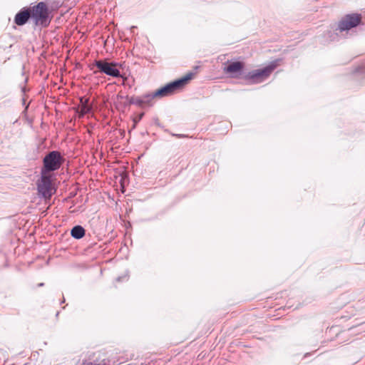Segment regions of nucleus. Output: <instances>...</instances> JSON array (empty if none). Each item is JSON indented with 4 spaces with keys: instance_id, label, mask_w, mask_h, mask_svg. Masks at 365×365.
I'll return each instance as SVG.
<instances>
[{
    "instance_id": "obj_1",
    "label": "nucleus",
    "mask_w": 365,
    "mask_h": 365,
    "mask_svg": "<svg viewBox=\"0 0 365 365\" xmlns=\"http://www.w3.org/2000/svg\"><path fill=\"white\" fill-rule=\"evenodd\" d=\"M193 77L192 73H187L184 77L176 80L173 82H171L166 86H163V88L157 90L156 91L153 92V96L156 97H164L169 95L173 94L175 91L177 90L180 89L182 88L185 85H186L189 81H190Z\"/></svg>"
},
{
    "instance_id": "obj_2",
    "label": "nucleus",
    "mask_w": 365,
    "mask_h": 365,
    "mask_svg": "<svg viewBox=\"0 0 365 365\" xmlns=\"http://www.w3.org/2000/svg\"><path fill=\"white\" fill-rule=\"evenodd\" d=\"M30 9L36 25L46 27L50 24L49 11L45 2L41 1Z\"/></svg>"
},
{
    "instance_id": "obj_3",
    "label": "nucleus",
    "mask_w": 365,
    "mask_h": 365,
    "mask_svg": "<svg viewBox=\"0 0 365 365\" xmlns=\"http://www.w3.org/2000/svg\"><path fill=\"white\" fill-rule=\"evenodd\" d=\"M94 66L98 68V71L93 72L94 73L99 72L115 78L121 76L118 69V67H120L121 64L119 63L108 61L106 60H98L95 61Z\"/></svg>"
},
{
    "instance_id": "obj_4",
    "label": "nucleus",
    "mask_w": 365,
    "mask_h": 365,
    "mask_svg": "<svg viewBox=\"0 0 365 365\" xmlns=\"http://www.w3.org/2000/svg\"><path fill=\"white\" fill-rule=\"evenodd\" d=\"M63 161V158L58 151H51L43 158V168L42 172L47 173L48 172L58 170Z\"/></svg>"
},
{
    "instance_id": "obj_5",
    "label": "nucleus",
    "mask_w": 365,
    "mask_h": 365,
    "mask_svg": "<svg viewBox=\"0 0 365 365\" xmlns=\"http://www.w3.org/2000/svg\"><path fill=\"white\" fill-rule=\"evenodd\" d=\"M277 67V63H272L262 69H257L250 72L246 76V79L252 83H258L264 81Z\"/></svg>"
},
{
    "instance_id": "obj_6",
    "label": "nucleus",
    "mask_w": 365,
    "mask_h": 365,
    "mask_svg": "<svg viewBox=\"0 0 365 365\" xmlns=\"http://www.w3.org/2000/svg\"><path fill=\"white\" fill-rule=\"evenodd\" d=\"M38 194L45 199H49L53 194L51 176L41 172V180L37 183Z\"/></svg>"
},
{
    "instance_id": "obj_7",
    "label": "nucleus",
    "mask_w": 365,
    "mask_h": 365,
    "mask_svg": "<svg viewBox=\"0 0 365 365\" xmlns=\"http://www.w3.org/2000/svg\"><path fill=\"white\" fill-rule=\"evenodd\" d=\"M361 14H347L344 18H342V19L339 21L338 25V29L340 31H348L358 26L361 23Z\"/></svg>"
},
{
    "instance_id": "obj_8",
    "label": "nucleus",
    "mask_w": 365,
    "mask_h": 365,
    "mask_svg": "<svg viewBox=\"0 0 365 365\" xmlns=\"http://www.w3.org/2000/svg\"><path fill=\"white\" fill-rule=\"evenodd\" d=\"M30 18H31V9L24 8L16 14L14 22L19 26H23L28 21Z\"/></svg>"
},
{
    "instance_id": "obj_9",
    "label": "nucleus",
    "mask_w": 365,
    "mask_h": 365,
    "mask_svg": "<svg viewBox=\"0 0 365 365\" xmlns=\"http://www.w3.org/2000/svg\"><path fill=\"white\" fill-rule=\"evenodd\" d=\"M243 68V63L236 61L230 63L225 68V71L228 73H234L240 71Z\"/></svg>"
},
{
    "instance_id": "obj_10",
    "label": "nucleus",
    "mask_w": 365,
    "mask_h": 365,
    "mask_svg": "<svg viewBox=\"0 0 365 365\" xmlns=\"http://www.w3.org/2000/svg\"><path fill=\"white\" fill-rule=\"evenodd\" d=\"M85 230L81 225L74 226L71 231V235L75 239H81L85 235Z\"/></svg>"
},
{
    "instance_id": "obj_11",
    "label": "nucleus",
    "mask_w": 365,
    "mask_h": 365,
    "mask_svg": "<svg viewBox=\"0 0 365 365\" xmlns=\"http://www.w3.org/2000/svg\"><path fill=\"white\" fill-rule=\"evenodd\" d=\"M154 98L155 97L153 96V93L143 96L141 97L142 106H143L144 105H152V101L153 100Z\"/></svg>"
},
{
    "instance_id": "obj_12",
    "label": "nucleus",
    "mask_w": 365,
    "mask_h": 365,
    "mask_svg": "<svg viewBox=\"0 0 365 365\" xmlns=\"http://www.w3.org/2000/svg\"><path fill=\"white\" fill-rule=\"evenodd\" d=\"M128 104H135V105H138L139 106H142V101H141V97H138V98H134V97H131V98H129L128 99Z\"/></svg>"
},
{
    "instance_id": "obj_13",
    "label": "nucleus",
    "mask_w": 365,
    "mask_h": 365,
    "mask_svg": "<svg viewBox=\"0 0 365 365\" xmlns=\"http://www.w3.org/2000/svg\"><path fill=\"white\" fill-rule=\"evenodd\" d=\"M91 110V106H89L87 104H83L81 107V110H80V115L81 116H83L87 113H88Z\"/></svg>"
},
{
    "instance_id": "obj_14",
    "label": "nucleus",
    "mask_w": 365,
    "mask_h": 365,
    "mask_svg": "<svg viewBox=\"0 0 365 365\" xmlns=\"http://www.w3.org/2000/svg\"><path fill=\"white\" fill-rule=\"evenodd\" d=\"M143 115H144V113H142L133 119V122H134L133 128L135 127L136 124L142 119Z\"/></svg>"
},
{
    "instance_id": "obj_15",
    "label": "nucleus",
    "mask_w": 365,
    "mask_h": 365,
    "mask_svg": "<svg viewBox=\"0 0 365 365\" xmlns=\"http://www.w3.org/2000/svg\"><path fill=\"white\" fill-rule=\"evenodd\" d=\"M117 98H118V99H119V100H124V99H125V100H126V101H128V99H129V97H128V96H123V95H121V94H118V95L117 96Z\"/></svg>"
},
{
    "instance_id": "obj_16",
    "label": "nucleus",
    "mask_w": 365,
    "mask_h": 365,
    "mask_svg": "<svg viewBox=\"0 0 365 365\" xmlns=\"http://www.w3.org/2000/svg\"><path fill=\"white\" fill-rule=\"evenodd\" d=\"M120 78H123V85H125L126 83V81H127V77H125L121 75V76H120Z\"/></svg>"
},
{
    "instance_id": "obj_17",
    "label": "nucleus",
    "mask_w": 365,
    "mask_h": 365,
    "mask_svg": "<svg viewBox=\"0 0 365 365\" xmlns=\"http://www.w3.org/2000/svg\"><path fill=\"white\" fill-rule=\"evenodd\" d=\"M125 278H126V276L123 277H118V278H117V281L120 282V281H121V280H122V279H125Z\"/></svg>"
},
{
    "instance_id": "obj_18",
    "label": "nucleus",
    "mask_w": 365,
    "mask_h": 365,
    "mask_svg": "<svg viewBox=\"0 0 365 365\" xmlns=\"http://www.w3.org/2000/svg\"><path fill=\"white\" fill-rule=\"evenodd\" d=\"M38 287H42V286H43V283H40V284H38Z\"/></svg>"
}]
</instances>
